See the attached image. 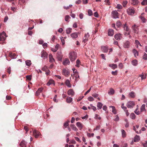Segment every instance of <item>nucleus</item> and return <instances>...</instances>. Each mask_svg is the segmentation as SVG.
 I'll return each instance as SVG.
<instances>
[{
    "label": "nucleus",
    "mask_w": 147,
    "mask_h": 147,
    "mask_svg": "<svg viewBox=\"0 0 147 147\" xmlns=\"http://www.w3.org/2000/svg\"><path fill=\"white\" fill-rule=\"evenodd\" d=\"M90 37V35L88 32H87L85 34L83 38V42L85 43L88 40V38Z\"/></svg>",
    "instance_id": "5"
},
{
    "label": "nucleus",
    "mask_w": 147,
    "mask_h": 147,
    "mask_svg": "<svg viewBox=\"0 0 147 147\" xmlns=\"http://www.w3.org/2000/svg\"><path fill=\"white\" fill-rule=\"evenodd\" d=\"M71 37L73 39H75L78 37V34L77 32H74L71 34Z\"/></svg>",
    "instance_id": "20"
},
{
    "label": "nucleus",
    "mask_w": 147,
    "mask_h": 147,
    "mask_svg": "<svg viewBox=\"0 0 147 147\" xmlns=\"http://www.w3.org/2000/svg\"><path fill=\"white\" fill-rule=\"evenodd\" d=\"M146 110L145 109V105L143 104L140 107V113H142L144 111H146Z\"/></svg>",
    "instance_id": "18"
},
{
    "label": "nucleus",
    "mask_w": 147,
    "mask_h": 147,
    "mask_svg": "<svg viewBox=\"0 0 147 147\" xmlns=\"http://www.w3.org/2000/svg\"><path fill=\"white\" fill-rule=\"evenodd\" d=\"M114 93V90L112 88H110V91L108 92L109 94L111 95L113 94Z\"/></svg>",
    "instance_id": "37"
},
{
    "label": "nucleus",
    "mask_w": 147,
    "mask_h": 147,
    "mask_svg": "<svg viewBox=\"0 0 147 147\" xmlns=\"http://www.w3.org/2000/svg\"><path fill=\"white\" fill-rule=\"evenodd\" d=\"M69 74V72L68 70L63 69L62 71V74L66 77H67Z\"/></svg>",
    "instance_id": "10"
},
{
    "label": "nucleus",
    "mask_w": 147,
    "mask_h": 147,
    "mask_svg": "<svg viewBox=\"0 0 147 147\" xmlns=\"http://www.w3.org/2000/svg\"><path fill=\"white\" fill-rule=\"evenodd\" d=\"M25 63L26 65L28 66H30L31 64V61L30 60H27L26 61Z\"/></svg>",
    "instance_id": "38"
},
{
    "label": "nucleus",
    "mask_w": 147,
    "mask_h": 147,
    "mask_svg": "<svg viewBox=\"0 0 147 147\" xmlns=\"http://www.w3.org/2000/svg\"><path fill=\"white\" fill-rule=\"evenodd\" d=\"M54 84V81L53 80H50L47 83V85L48 86H49L51 84Z\"/></svg>",
    "instance_id": "32"
},
{
    "label": "nucleus",
    "mask_w": 147,
    "mask_h": 147,
    "mask_svg": "<svg viewBox=\"0 0 147 147\" xmlns=\"http://www.w3.org/2000/svg\"><path fill=\"white\" fill-rule=\"evenodd\" d=\"M101 48L102 51L104 52L107 53L108 52V47H107L103 46L101 47Z\"/></svg>",
    "instance_id": "15"
},
{
    "label": "nucleus",
    "mask_w": 147,
    "mask_h": 147,
    "mask_svg": "<svg viewBox=\"0 0 147 147\" xmlns=\"http://www.w3.org/2000/svg\"><path fill=\"white\" fill-rule=\"evenodd\" d=\"M88 15L89 16H91L92 15V12L91 9H89L88 11Z\"/></svg>",
    "instance_id": "49"
},
{
    "label": "nucleus",
    "mask_w": 147,
    "mask_h": 147,
    "mask_svg": "<svg viewBox=\"0 0 147 147\" xmlns=\"http://www.w3.org/2000/svg\"><path fill=\"white\" fill-rule=\"evenodd\" d=\"M26 77L27 80H30L31 79L32 76L31 75H27Z\"/></svg>",
    "instance_id": "54"
},
{
    "label": "nucleus",
    "mask_w": 147,
    "mask_h": 147,
    "mask_svg": "<svg viewBox=\"0 0 147 147\" xmlns=\"http://www.w3.org/2000/svg\"><path fill=\"white\" fill-rule=\"evenodd\" d=\"M121 107L124 111H125V110H127V107L125 106H124V103H122L121 104Z\"/></svg>",
    "instance_id": "42"
},
{
    "label": "nucleus",
    "mask_w": 147,
    "mask_h": 147,
    "mask_svg": "<svg viewBox=\"0 0 147 147\" xmlns=\"http://www.w3.org/2000/svg\"><path fill=\"white\" fill-rule=\"evenodd\" d=\"M67 94L69 95H71L72 96L74 95L75 93L74 90L72 89H69L67 92Z\"/></svg>",
    "instance_id": "14"
},
{
    "label": "nucleus",
    "mask_w": 147,
    "mask_h": 147,
    "mask_svg": "<svg viewBox=\"0 0 147 147\" xmlns=\"http://www.w3.org/2000/svg\"><path fill=\"white\" fill-rule=\"evenodd\" d=\"M142 73V74L140 75V76L141 77L142 80L144 79L146 77V75H144Z\"/></svg>",
    "instance_id": "45"
},
{
    "label": "nucleus",
    "mask_w": 147,
    "mask_h": 147,
    "mask_svg": "<svg viewBox=\"0 0 147 147\" xmlns=\"http://www.w3.org/2000/svg\"><path fill=\"white\" fill-rule=\"evenodd\" d=\"M130 42L129 41H127L124 43L123 47L125 48H128L129 47Z\"/></svg>",
    "instance_id": "13"
},
{
    "label": "nucleus",
    "mask_w": 147,
    "mask_h": 147,
    "mask_svg": "<svg viewBox=\"0 0 147 147\" xmlns=\"http://www.w3.org/2000/svg\"><path fill=\"white\" fill-rule=\"evenodd\" d=\"M70 18V17L68 15H66L65 16V20L66 22H68L69 19Z\"/></svg>",
    "instance_id": "50"
},
{
    "label": "nucleus",
    "mask_w": 147,
    "mask_h": 147,
    "mask_svg": "<svg viewBox=\"0 0 147 147\" xmlns=\"http://www.w3.org/2000/svg\"><path fill=\"white\" fill-rule=\"evenodd\" d=\"M94 133L90 134V133H88L87 134V136H88L89 137H93L94 136Z\"/></svg>",
    "instance_id": "58"
},
{
    "label": "nucleus",
    "mask_w": 147,
    "mask_h": 147,
    "mask_svg": "<svg viewBox=\"0 0 147 147\" xmlns=\"http://www.w3.org/2000/svg\"><path fill=\"white\" fill-rule=\"evenodd\" d=\"M71 129L74 131H77L78 130V129L76 128V126L74 124H71L70 125Z\"/></svg>",
    "instance_id": "36"
},
{
    "label": "nucleus",
    "mask_w": 147,
    "mask_h": 147,
    "mask_svg": "<svg viewBox=\"0 0 147 147\" xmlns=\"http://www.w3.org/2000/svg\"><path fill=\"white\" fill-rule=\"evenodd\" d=\"M133 52L134 54V57H136L137 56H138L139 55L138 51L135 49L133 50Z\"/></svg>",
    "instance_id": "28"
},
{
    "label": "nucleus",
    "mask_w": 147,
    "mask_h": 147,
    "mask_svg": "<svg viewBox=\"0 0 147 147\" xmlns=\"http://www.w3.org/2000/svg\"><path fill=\"white\" fill-rule=\"evenodd\" d=\"M102 104L100 102H98L97 103V106L98 108V109H100L102 108Z\"/></svg>",
    "instance_id": "27"
},
{
    "label": "nucleus",
    "mask_w": 147,
    "mask_h": 147,
    "mask_svg": "<svg viewBox=\"0 0 147 147\" xmlns=\"http://www.w3.org/2000/svg\"><path fill=\"white\" fill-rule=\"evenodd\" d=\"M115 38L117 40H121L122 38V34H117L114 36Z\"/></svg>",
    "instance_id": "7"
},
{
    "label": "nucleus",
    "mask_w": 147,
    "mask_h": 147,
    "mask_svg": "<svg viewBox=\"0 0 147 147\" xmlns=\"http://www.w3.org/2000/svg\"><path fill=\"white\" fill-rule=\"evenodd\" d=\"M144 14V13H142L141 15L140 16L139 18L140 19L142 22L143 23H145L146 21V20L144 17L142 16Z\"/></svg>",
    "instance_id": "22"
},
{
    "label": "nucleus",
    "mask_w": 147,
    "mask_h": 147,
    "mask_svg": "<svg viewBox=\"0 0 147 147\" xmlns=\"http://www.w3.org/2000/svg\"><path fill=\"white\" fill-rule=\"evenodd\" d=\"M110 107H111L112 108V112L114 114H116L117 113V111L116 109H115V107L113 106H110Z\"/></svg>",
    "instance_id": "35"
},
{
    "label": "nucleus",
    "mask_w": 147,
    "mask_h": 147,
    "mask_svg": "<svg viewBox=\"0 0 147 147\" xmlns=\"http://www.w3.org/2000/svg\"><path fill=\"white\" fill-rule=\"evenodd\" d=\"M42 90L43 88H39L36 92V95L37 96L39 95L40 93L42 91Z\"/></svg>",
    "instance_id": "26"
},
{
    "label": "nucleus",
    "mask_w": 147,
    "mask_h": 147,
    "mask_svg": "<svg viewBox=\"0 0 147 147\" xmlns=\"http://www.w3.org/2000/svg\"><path fill=\"white\" fill-rule=\"evenodd\" d=\"M138 108H136V109L134 111V113L137 115H139L140 114V112L138 110Z\"/></svg>",
    "instance_id": "52"
},
{
    "label": "nucleus",
    "mask_w": 147,
    "mask_h": 147,
    "mask_svg": "<svg viewBox=\"0 0 147 147\" xmlns=\"http://www.w3.org/2000/svg\"><path fill=\"white\" fill-rule=\"evenodd\" d=\"M26 142L25 141H22L20 144V145L22 147H26Z\"/></svg>",
    "instance_id": "24"
},
{
    "label": "nucleus",
    "mask_w": 147,
    "mask_h": 147,
    "mask_svg": "<svg viewBox=\"0 0 147 147\" xmlns=\"http://www.w3.org/2000/svg\"><path fill=\"white\" fill-rule=\"evenodd\" d=\"M135 105V102L133 101L128 102L126 106L128 108H132Z\"/></svg>",
    "instance_id": "3"
},
{
    "label": "nucleus",
    "mask_w": 147,
    "mask_h": 147,
    "mask_svg": "<svg viewBox=\"0 0 147 147\" xmlns=\"http://www.w3.org/2000/svg\"><path fill=\"white\" fill-rule=\"evenodd\" d=\"M75 74L76 75L75 76L76 79L77 78H79V76L78 75V72L76 71H75Z\"/></svg>",
    "instance_id": "60"
},
{
    "label": "nucleus",
    "mask_w": 147,
    "mask_h": 147,
    "mask_svg": "<svg viewBox=\"0 0 147 147\" xmlns=\"http://www.w3.org/2000/svg\"><path fill=\"white\" fill-rule=\"evenodd\" d=\"M138 0H132V3L134 5H136L138 3Z\"/></svg>",
    "instance_id": "44"
},
{
    "label": "nucleus",
    "mask_w": 147,
    "mask_h": 147,
    "mask_svg": "<svg viewBox=\"0 0 147 147\" xmlns=\"http://www.w3.org/2000/svg\"><path fill=\"white\" fill-rule=\"evenodd\" d=\"M130 117L133 119H134L136 118V115L133 113H132L130 115Z\"/></svg>",
    "instance_id": "40"
},
{
    "label": "nucleus",
    "mask_w": 147,
    "mask_h": 147,
    "mask_svg": "<svg viewBox=\"0 0 147 147\" xmlns=\"http://www.w3.org/2000/svg\"><path fill=\"white\" fill-rule=\"evenodd\" d=\"M130 96L132 98H134L135 96V94L133 92H131L129 94Z\"/></svg>",
    "instance_id": "39"
},
{
    "label": "nucleus",
    "mask_w": 147,
    "mask_h": 147,
    "mask_svg": "<svg viewBox=\"0 0 147 147\" xmlns=\"http://www.w3.org/2000/svg\"><path fill=\"white\" fill-rule=\"evenodd\" d=\"M72 6V5H70L69 6H67V7L65 6H64L63 7L64 9H69Z\"/></svg>",
    "instance_id": "48"
},
{
    "label": "nucleus",
    "mask_w": 147,
    "mask_h": 147,
    "mask_svg": "<svg viewBox=\"0 0 147 147\" xmlns=\"http://www.w3.org/2000/svg\"><path fill=\"white\" fill-rule=\"evenodd\" d=\"M123 65L122 63H120L119 64V68L121 69L123 68Z\"/></svg>",
    "instance_id": "64"
},
{
    "label": "nucleus",
    "mask_w": 147,
    "mask_h": 147,
    "mask_svg": "<svg viewBox=\"0 0 147 147\" xmlns=\"http://www.w3.org/2000/svg\"><path fill=\"white\" fill-rule=\"evenodd\" d=\"M62 63L64 65L66 66L69 65L70 63V61L69 59L67 58H65L63 61Z\"/></svg>",
    "instance_id": "11"
},
{
    "label": "nucleus",
    "mask_w": 147,
    "mask_h": 147,
    "mask_svg": "<svg viewBox=\"0 0 147 147\" xmlns=\"http://www.w3.org/2000/svg\"><path fill=\"white\" fill-rule=\"evenodd\" d=\"M42 45L43 47L45 48L47 47L48 45L47 43H45L42 44Z\"/></svg>",
    "instance_id": "63"
},
{
    "label": "nucleus",
    "mask_w": 147,
    "mask_h": 147,
    "mask_svg": "<svg viewBox=\"0 0 147 147\" xmlns=\"http://www.w3.org/2000/svg\"><path fill=\"white\" fill-rule=\"evenodd\" d=\"M122 136L123 138H125L126 137V133L125 130L123 129L121 130Z\"/></svg>",
    "instance_id": "34"
},
{
    "label": "nucleus",
    "mask_w": 147,
    "mask_h": 147,
    "mask_svg": "<svg viewBox=\"0 0 147 147\" xmlns=\"http://www.w3.org/2000/svg\"><path fill=\"white\" fill-rule=\"evenodd\" d=\"M94 118L96 119H99V120H100L101 119V117L99 116V115L97 114H95V116L94 117Z\"/></svg>",
    "instance_id": "46"
},
{
    "label": "nucleus",
    "mask_w": 147,
    "mask_h": 147,
    "mask_svg": "<svg viewBox=\"0 0 147 147\" xmlns=\"http://www.w3.org/2000/svg\"><path fill=\"white\" fill-rule=\"evenodd\" d=\"M127 3V1H124L123 2V7H125V5Z\"/></svg>",
    "instance_id": "59"
},
{
    "label": "nucleus",
    "mask_w": 147,
    "mask_h": 147,
    "mask_svg": "<svg viewBox=\"0 0 147 147\" xmlns=\"http://www.w3.org/2000/svg\"><path fill=\"white\" fill-rule=\"evenodd\" d=\"M48 54L44 50L42 51L41 53V57L43 58V59H45L47 58L48 57Z\"/></svg>",
    "instance_id": "6"
},
{
    "label": "nucleus",
    "mask_w": 147,
    "mask_h": 147,
    "mask_svg": "<svg viewBox=\"0 0 147 147\" xmlns=\"http://www.w3.org/2000/svg\"><path fill=\"white\" fill-rule=\"evenodd\" d=\"M127 11L128 15H133L134 13L135 10L134 8L129 7L127 9Z\"/></svg>",
    "instance_id": "2"
},
{
    "label": "nucleus",
    "mask_w": 147,
    "mask_h": 147,
    "mask_svg": "<svg viewBox=\"0 0 147 147\" xmlns=\"http://www.w3.org/2000/svg\"><path fill=\"white\" fill-rule=\"evenodd\" d=\"M141 4L143 5H147V0H144L142 2Z\"/></svg>",
    "instance_id": "43"
},
{
    "label": "nucleus",
    "mask_w": 147,
    "mask_h": 147,
    "mask_svg": "<svg viewBox=\"0 0 147 147\" xmlns=\"http://www.w3.org/2000/svg\"><path fill=\"white\" fill-rule=\"evenodd\" d=\"M132 28L134 31L135 33H138L139 32V29L138 28V27L136 26V25L134 24L132 26Z\"/></svg>",
    "instance_id": "12"
},
{
    "label": "nucleus",
    "mask_w": 147,
    "mask_h": 147,
    "mask_svg": "<svg viewBox=\"0 0 147 147\" xmlns=\"http://www.w3.org/2000/svg\"><path fill=\"white\" fill-rule=\"evenodd\" d=\"M116 25L118 27H119L121 25V24L120 22L117 21L116 23Z\"/></svg>",
    "instance_id": "47"
},
{
    "label": "nucleus",
    "mask_w": 147,
    "mask_h": 147,
    "mask_svg": "<svg viewBox=\"0 0 147 147\" xmlns=\"http://www.w3.org/2000/svg\"><path fill=\"white\" fill-rule=\"evenodd\" d=\"M33 134L35 138H38L40 135V133L36 130H34L33 131Z\"/></svg>",
    "instance_id": "9"
},
{
    "label": "nucleus",
    "mask_w": 147,
    "mask_h": 147,
    "mask_svg": "<svg viewBox=\"0 0 147 147\" xmlns=\"http://www.w3.org/2000/svg\"><path fill=\"white\" fill-rule=\"evenodd\" d=\"M109 66L113 69H115L117 67V65L115 64H110Z\"/></svg>",
    "instance_id": "30"
},
{
    "label": "nucleus",
    "mask_w": 147,
    "mask_h": 147,
    "mask_svg": "<svg viewBox=\"0 0 147 147\" xmlns=\"http://www.w3.org/2000/svg\"><path fill=\"white\" fill-rule=\"evenodd\" d=\"M117 8L119 9H121L122 8V6L120 4H117Z\"/></svg>",
    "instance_id": "61"
},
{
    "label": "nucleus",
    "mask_w": 147,
    "mask_h": 147,
    "mask_svg": "<svg viewBox=\"0 0 147 147\" xmlns=\"http://www.w3.org/2000/svg\"><path fill=\"white\" fill-rule=\"evenodd\" d=\"M114 34V31L112 29H110L109 30L108 35L110 36H113Z\"/></svg>",
    "instance_id": "17"
},
{
    "label": "nucleus",
    "mask_w": 147,
    "mask_h": 147,
    "mask_svg": "<svg viewBox=\"0 0 147 147\" xmlns=\"http://www.w3.org/2000/svg\"><path fill=\"white\" fill-rule=\"evenodd\" d=\"M65 84L67 87L69 88H71V87L70 81L69 79H67L66 80L65 82Z\"/></svg>",
    "instance_id": "16"
},
{
    "label": "nucleus",
    "mask_w": 147,
    "mask_h": 147,
    "mask_svg": "<svg viewBox=\"0 0 147 147\" xmlns=\"http://www.w3.org/2000/svg\"><path fill=\"white\" fill-rule=\"evenodd\" d=\"M143 59L145 60L147 59V54L145 53L143 56Z\"/></svg>",
    "instance_id": "53"
},
{
    "label": "nucleus",
    "mask_w": 147,
    "mask_h": 147,
    "mask_svg": "<svg viewBox=\"0 0 147 147\" xmlns=\"http://www.w3.org/2000/svg\"><path fill=\"white\" fill-rule=\"evenodd\" d=\"M49 61L51 63H53L55 61V60L53 58V56L51 54H50L49 55Z\"/></svg>",
    "instance_id": "21"
},
{
    "label": "nucleus",
    "mask_w": 147,
    "mask_h": 147,
    "mask_svg": "<svg viewBox=\"0 0 147 147\" xmlns=\"http://www.w3.org/2000/svg\"><path fill=\"white\" fill-rule=\"evenodd\" d=\"M76 125L80 129V130L83 128V126L82 123L80 122H77L76 123Z\"/></svg>",
    "instance_id": "23"
},
{
    "label": "nucleus",
    "mask_w": 147,
    "mask_h": 147,
    "mask_svg": "<svg viewBox=\"0 0 147 147\" xmlns=\"http://www.w3.org/2000/svg\"><path fill=\"white\" fill-rule=\"evenodd\" d=\"M7 37L5 32L4 31L3 32L1 33L0 34V40H5Z\"/></svg>",
    "instance_id": "4"
},
{
    "label": "nucleus",
    "mask_w": 147,
    "mask_h": 147,
    "mask_svg": "<svg viewBox=\"0 0 147 147\" xmlns=\"http://www.w3.org/2000/svg\"><path fill=\"white\" fill-rule=\"evenodd\" d=\"M9 56L12 59H15L16 58L17 56L15 53H10L9 54Z\"/></svg>",
    "instance_id": "19"
},
{
    "label": "nucleus",
    "mask_w": 147,
    "mask_h": 147,
    "mask_svg": "<svg viewBox=\"0 0 147 147\" xmlns=\"http://www.w3.org/2000/svg\"><path fill=\"white\" fill-rule=\"evenodd\" d=\"M131 63L133 65L136 66L138 65V61L136 59L133 60L131 62Z\"/></svg>",
    "instance_id": "33"
},
{
    "label": "nucleus",
    "mask_w": 147,
    "mask_h": 147,
    "mask_svg": "<svg viewBox=\"0 0 147 147\" xmlns=\"http://www.w3.org/2000/svg\"><path fill=\"white\" fill-rule=\"evenodd\" d=\"M118 12L116 11H113L112 12V17L115 19L118 18Z\"/></svg>",
    "instance_id": "8"
},
{
    "label": "nucleus",
    "mask_w": 147,
    "mask_h": 147,
    "mask_svg": "<svg viewBox=\"0 0 147 147\" xmlns=\"http://www.w3.org/2000/svg\"><path fill=\"white\" fill-rule=\"evenodd\" d=\"M92 96L94 98H97L98 97V95L96 93H94L92 94Z\"/></svg>",
    "instance_id": "55"
},
{
    "label": "nucleus",
    "mask_w": 147,
    "mask_h": 147,
    "mask_svg": "<svg viewBox=\"0 0 147 147\" xmlns=\"http://www.w3.org/2000/svg\"><path fill=\"white\" fill-rule=\"evenodd\" d=\"M71 30L72 29L71 28H67L66 30V33L67 34H69L71 32Z\"/></svg>",
    "instance_id": "41"
},
{
    "label": "nucleus",
    "mask_w": 147,
    "mask_h": 147,
    "mask_svg": "<svg viewBox=\"0 0 147 147\" xmlns=\"http://www.w3.org/2000/svg\"><path fill=\"white\" fill-rule=\"evenodd\" d=\"M69 55V58L71 62L74 61L77 57L76 53L74 52H70Z\"/></svg>",
    "instance_id": "1"
},
{
    "label": "nucleus",
    "mask_w": 147,
    "mask_h": 147,
    "mask_svg": "<svg viewBox=\"0 0 147 147\" xmlns=\"http://www.w3.org/2000/svg\"><path fill=\"white\" fill-rule=\"evenodd\" d=\"M88 100L90 101H92L94 100V99L93 97L90 96L88 97Z\"/></svg>",
    "instance_id": "51"
},
{
    "label": "nucleus",
    "mask_w": 147,
    "mask_h": 147,
    "mask_svg": "<svg viewBox=\"0 0 147 147\" xmlns=\"http://www.w3.org/2000/svg\"><path fill=\"white\" fill-rule=\"evenodd\" d=\"M115 118L114 119L115 121H118L119 120V118L118 116L116 115Z\"/></svg>",
    "instance_id": "56"
},
{
    "label": "nucleus",
    "mask_w": 147,
    "mask_h": 147,
    "mask_svg": "<svg viewBox=\"0 0 147 147\" xmlns=\"http://www.w3.org/2000/svg\"><path fill=\"white\" fill-rule=\"evenodd\" d=\"M123 28L124 29V30L125 31L127 32L129 31V28L127 26L126 23L124 24L123 26Z\"/></svg>",
    "instance_id": "29"
},
{
    "label": "nucleus",
    "mask_w": 147,
    "mask_h": 147,
    "mask_svg": "<svg viewBox=\"0 0 147 147\" xmlns=\"http://www.w3.org/2000/svg\"><path fill=\"white\" fill-rule=\"evenodd\" d=\"M140 136H138L136 135L134 137V141L135 142H138L140 140Z\"/></svg>",
    "instance_id": "31"
},
{
    "label": "nucleus",
    "mask_w": 147,
    "mask_h": 147,
    "mask_svg": "<svg viewBox=\"0 0 147 147\" xmlns=\"http://www.w3.org/2000/svg\"><path fill=\"white\" fill-rule=\"evenodd\" d=\"M68 122L67 121H66L64 123L63 125L66 128L67 126L68 125Z\"/></svg>",
    "instance_id": "57"
},
{
    "label": "nucleus",
    "mask_w": 147,
    "mask_h": 147,
    "mask_svg": "<svg viewBox=\"0 0 147 147\" xmlns=\"http://www.w3.org/2000/svg\"><path fill=\"white\" fill-rule=\"evenodd\" d=\"M135 43L137 45V47L138 48V45H139V44H140V42L138 40H135Z\"/></svg>",
    "instance_id": "62"
},
{
    "label": "nucleus",
    "mask_w": 147,
    "mask_h": 147,
    "mask_svg": "<svg viewBox=\"0 0 147 147\" xmlns=\"http://www.w3.org/2000/svg\"><path fill=\"white\" fill-rule=\"evenodd\" d=\"M73 100V99L72 98L68 96L66 100V102L68 103H70Z\"/></svg>",
    "instance_id": "25"
}]
</instances>
